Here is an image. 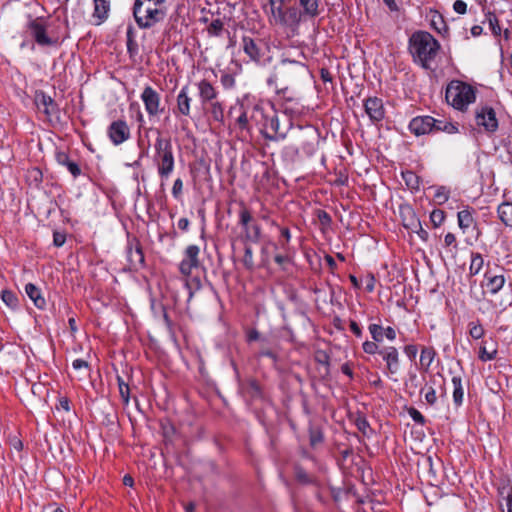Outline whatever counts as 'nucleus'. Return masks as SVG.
Here are the masks:
<instances>
[{"label": "nucleus", "instance_id": "nucleus-1", "mask_svg": "<svg viewBox=\"0 0 512 512\" xmlns=\"http://www.w3.org/2000/svg\"><path fill=\"white\" fill-rule=\"evenodd\" d=\"M441 45L432 34L424 30L413 32L408 39V52L415 64L425 70H431Z\"/></svg>", "mask_w": 512, "mask_h": 512}, {"label": "nucleus", "instance_id": "nucleus-2", "mask_svg": "<svg viewBox=\"0 0 512 512\" xmlns=\"http://www.w3.org/2000/svg\"><path fill=\"white\" fill-rule=\"evenodd\" d=\"M446 102L454 109L466 111L468 106L476 100V89L461 80H452L447 84L445 91Z\"/></svg>", "mask_w": 512, "mask_h": 512}, {"label": "nucleus", "instance_id": "nucleus-3", "mask_svg": "<svg viewBox=\"0 0 512 512\" xmlns=\"http://www.w3.org/2000/svg\"><path fill=\"white\" fill-rule=\"evenodd\" d=\"M155 149L158 155V172L162 178H167L174 168V158L171 144L168 139L157 138Z\"/></svg>", "mask_w": 512, "mask_h": 512}, {"label": "nucleus", "instance_id": "nucleus-4", "mask_svg": "<svg viewBox=\"0 0 512 512\" xmlns=\"http://www.w3.org/2000/svg\"><path fill=\"white\" fill-rule=\"evenodd\" d=\"M27 27L38 45L53 46L57 44V39H52L47 35V26L42 18L31 20Z\"/></svg>", "mask_w": 512, "mask_h": 512}, {"label": "nucleus", "instance_id": "nucleus-5", "mask_svg": "<svg viewBox=\"0 0 512 512\" xmlns=\"http://www.w3.org/2000/svg\"><path fill=\"white\" fill-rule=\"evenodd\" d=\"M141 100L145 105L148 115L153 118L163 112L160 107V95L151 86H146L141 94Z\"/></svg>", "mask_w": 512, "mask_h": 512}, {"label": "nucleus", "instance_id": "nucleus-6", "mask_svg": "<svg viewBox=\"0 0 512 512\" xmlns=\"http://www.w3.org/2000/svg\"><path fill=\"white\" fill-rule=\"evenodd\" d=\"M199 252V247L196 245H189L186 248L185 256L179 265V270L183 275L189 276L193 269L200 266Z\"/></svg>", "mask_w": 512, "mask_h": 512}, {"label": "nucleus", "instance_id": "nucleus-7", "mask_svg": "<svg viewBox=\"0 0 512 512\" xmlns=\"http://www.w3.org/2000/svg\"><path fill=\"white\" fill-rule=\"evenodd\" d=\"M475 120L478 126H482L484 128L498 127L496 112L492 107L488 105L477 107L475 111Z\"/></svg>", "mask_w": 512, "mask_h": 512}, {"label": "nucleus", "instance_id": "nucleus-8", "mask_svg": "<svg viewBox=\"0 0 512 512\" xmlns=\"http://www.w3.org/2000/svg\"><path fill=\"white\" fill-rule=\"evenodd\" d=\"M251 219V213L246 208L242 209L240 212V224L245 229V238L251 242L257 243L260 240L261 229L257 224L249 226Z\"/></svg>", "mask_w": 512, "mask_h": 512}, {"label": "nucleus", "instance_id": "nucleus-9", "mask_svg": "<svg viewBox=\"0 0 512 512\" xmlns=\"http://www.w3.org/2000/svg\"><path fill=\"white\" fill-rule=\"evenodd\" d=\"M364 107L366 114L374 124H377L384 118L385 111L381 99L370 97L365 101Z\"/></svg>", "mask_w": 512, "mask_h": 512}, {"label": "nucleus", "instance_id": "nucleus-10", "mask_svg": "<svg viewBox=\"0 0 512 512\" xmlns=\"http://www.w3.org/2000/svg\"><path fill=\"white\" fill-rule=\"evenodd\" d=\"M281 73L285 76H290L292 79H296L307 75L308 69L299 61L285 59L281 63Z\"/></svg>", "mask_w": 512, "mask_h": 512}, {"label": "nucleus", "instance_id": "nucleus-11", "mask_svg": "<svg viewBox=\"0 0 512 512\" xmlns=\"http://www.w3.org/2000/svg\"><path fill=\"white\" fill-rule=\"evenodd\" d=\"M261 44V41H256L249 36H243L242 38L243 51L252 61H260L264 55Z\"/></svg>", "mask_w": 512, "mask_h": 512}, {"label": "nucleus", "instance_id": "nucleus-12", "mask_svg": "<svg viewBox=\"0 0 512 512\" xmlns=\"http://www.w3.org/2000/svg\"><path fill=\"white\" fill-rule=\"evenodd\" d=\"M379 354L386 361L387 369L391 374H395L399 367V353L395 347L381 349Z\"/></svg>", "mask_w": 512, "mask_h": 512}, {"label": "nucleus", "instance_id": "nucleus-13", "mask_svg": "<svg viewBox=\"0 0 512 512\" xmlns=\"http://www.w3.org/2000/svg\"><path fill=\"white\" fill-rule=\"evenodd\" d=\"M55 159L59 165L66 167L74 178L81 174V168L79 164L76 161L70 159L66 152L57 151L55 154Z\"/></svg>", "mask_w": 512, "mask_h": 512}, {"label": "nucleus", "instance_id": "nucleus-14", "mask_svg": "<svg viewBox=\"0 0 512 512\" xmlns=\"http://www.w3.org/2000/svg\"><path fill=\"white\" fill-rule=\"evenodd\" d=\"M199 97L203 103L212 102L217 97V91L207 80H201L198 84Z\"/></svg>", "mask_w": 512, "mask_h": 512}, {"label": "nucleus", "instance_id": "nucleus-15", "mask_svg": "<svg viewBox=\"0 0 512 512\" xmlns=\"http://www.w3.org/2000/svg\"><path fill=\"white\" fill-rule=\"evenodd\" d=\"M25 292L37 308L43 309L45 307L46 301L42 296L41 290L37 286L32 283H28L25 286Z\"/></svg>", "mask_w": 512, "mask_h": 512}, {"label": "nucleus", "instance_id": "nucleus-16", "mask_svg": "<svg viewBox=\"0 0 512 512\" xmlns=\"http://www.w3.org/2000/svg\"><path fill=\"white\" fill-rule=\"evenodd\" d=\"M191 101L192 99L188 95V87L184 86L177 96L178 111L183 115H189Z\"/></svg>", "mask_w": 512, "mask_h": 512}, {"label": "nucleus", "instance_id": "nucleus-17", "mask_svg": "<svg viewBox=\"0 0 512 512\" xmlns=\"http://www.w3.org/2000/svg\"><path fill=\"white\" fill-rule=\"evenodd\" d=\"M128 260L134 268H139L144 265L145 259L142 248L139 244L135 248L130 247L128 250Z\"/></svg>", "mask_w": 512, "mask_h": 512}, {"label": "nucleus", "instance_id": "nucleus-18", "mask_svg": "<svg viewBox=\"0 0 512 512\" xmlns=\"http://www.w3.org/2000/svg\"><path fill=\"white\" fill-rule=\"evenodd\" d=\"M485 277L487 280L486 287L492 294H496L505 283L503 275H490L489 272H486Z\"/></svg>", "mask_w": 512, "mask_h": 512}, {"label": "nucleus", "instance_id": "nucleus-19", "mask_svg": "<svg viewBox=\"0 0 512 512\" xmlns=\"http://www.w3.org/2000/svg\"><path fill=\"white\" fill-rule=\"evenodd\" d=\"M35 102L40 110H43L46 114H50L55 108V103L50 96H47L43 92L36 94Z\"/></svg>", "mask_w": 512, "mask_h": 512}, {"label": "nucleus", "instance_id": "nucleus-20", "mask_svg": "<svg viewBox=\"0 0 512 512\" xmlns=\"http://www.w3.org/2000/svg\"><path fill=\"white\" fill-rule=\"evenodd\" d=\"M94 1V17L99 19V23L108 17L110 3L108 0H93Z\"/></svg>", "mask_w": 512, "mask_h": 512}, {"label": "nucleus", "instance_id": "nucleus-21", "mask_svg": "<svg viewBox=\"0 0 512 512\" xmlns=\"http://www.w3.org/2000/svg\"><path fill=\"white\" fill-rule=\"evenodd\" d=\"M408 128H437L436 120L431 116H418L414 117Z\"/></svg>", "mask_w": 512, "mask_h": 512}, {"label": "nucleus", "instance_id": "nucleus-22", "mask_svg": "<svg viewBox=\"0 0 512 512\" xmlns=\"http://www.w3.org/2000/svg\"><path fill=\"white\" fill-rule=\"evenodd\" d=\"M500 220L507 226H512V203L503 202L498 206Z\"/></svg>", "mask_w": 512, "mask_h": 512}, {"label": "nucleus", "instance_id": "nucleus-23", "mask_svg": "<svg viewBox=\"0 0 512 512\" xmlns=\"http://www.w3.org/2000/svg\"><path fill=\"white\" fill-rule=\"evenodd\" d=\"M453 384V400L456 405H461L464 396V390L462 385V378L460 376H454L452 378Z\"/></svg>", "mask_w": 512, "mask_h": 512}, {"label": "nucleus", "instance_id": "nucleus-24", "mask_svg": "<svg viewBox=\"0 0 512 512\" xmlns=\"http://www.w3.org/2000/svg\"><path fill=\"white\" fill-rule=\"evenodd\" d=\"M324 435L320 427L310 425L309 427V443L310 446L315 448L319 444L323 443Z\"/></svg>", "mask_w": 512, "mask_h": 512}, {"label": "nucleus", "instance_id": "nucleus-25", "mask_svg": "<svg viewBox=\"0 0 512 512\" xmlns=\"http://www.w3.org/2000/svg\"><path fill=\"white\" fill-rule=\"evenodd\" d=\"M402 178L409 189L419 190L421 182L420 177L413 171L402 172Z\"/></svg>", "mask_w": 512, "mask_h": 512}, {"label": "nucleus", "instance_id": "nucleus-26", "mask_svg": "<svg viewBox=\"0 0 512 512\" xmlns=\"http://www.w3.org/2000/svg\"><path fill=\"white\" fill-rule=\"evenodd\" d=\"M457 217H458V225L463 230L469 228L474 221L472 213L469 209H464V210L459 211L457 214Z\"/></svg>", "mask_w": 512, "mask_h": 512}, {"label": "nucleus", "instance_id": "nucleus-27", "mask_svg": "<svg viewBox=\"0 0 512 512\" xmlns=\"http://www.w3.org/2000/svg\"><path fill=\"white\" fill-rule=\"evenodd\" d=\"M304 13L310 17H315L319 14L317 0H299Z\"/></svg>", "mask_w": 512, "mask_h": 512}, {"label": "nucleus", "instance_id": "nucleus-28", "mask_svg": "<svg viewBox=\"0 0 512 512\" xmlns=\"http://www.w3.org/2000/svg\"><path fill=\"white\" fill-rule=\"evenodd\" d=\"M130 130H108V135L115 145H119L130 137Z\"/></svg>", "mask_w": 512, "mask_h": 512}, {"label": "nucleus", "instance_id": "nucleus-29", "mask_svg": "<svg viewBox=\"0 0 512 512\" xmlns=\"http://www.w3.org/2000/svg\"><path fill=\"white\" fill-rule=\"evenodd\" d=\"M484 264V259L481 254L479 253H472L471 254V263H470V275H476L478 274Z\"/></svg>", "mask_w": 512, "mask_h": 512}, {"label": "nucleus", "instance_id": "nucleus-30", "mask_svg": "<svg viewBox=\"0 0 512 512\" xmlns=\"http://www.w3.org/2000/svg\"><path fill=\"white\" fill-rule=\"evenodd\" d=\"M435 357V351L433 348L424 347L421 351L420 363L422 366H425L426 369L429 368L433 359Z\"/></svg>", "mask_w": 512, "mask_h": 512}, {"label": "nucleus", "instance_id": "nucleus-31", "mask_svg": "<svg viewBox=\"0 0 512 512\" xmlns=\"http://www.w3.org/2000/svg\"><path fill=\"white\" fill-rule=\"evenodd\" d=\"M498 495L505 501L507 508L512 507V487L510 485H503L499 487Z\"/></svg>", "mask_w": 512, "mask_h": 512}, {"label": "nucleus", "instance_id": "nucleus-32", "mask_svg": "<svg viewBox=\"0 0 512 512\" xmlns=\"http://www.w3.org/2000/svg\"><path fill=\"white\" fill-rule=\"evenodd\" d=\"M294 473L296 480L301 484H311L313 482L312 476L309 475L301 466H296Z\"/></svg>", "mask_w": 512, "mask_h": 512}, {"label": "nucleus", "instance_id": "nucleus-33", "mask_svg": "<svg viewBox=\"0 0 512 512\" xmlns=\"http://www.w3.org/2000/svg\"><path fill=\"white\" fill-rule=\"evenodd\" d=\"M118 386H119V393L120 397L123 401L124 405H128L129 399H130V389L127 383L124 382V380L118 376Z\"/></svg>", "mask_w": 512, "mask_h": 512}, {"label": "nucleus", "instance_id": "nucleus-34", "mask_svg": "<svg viewBox=\"0 0 512 512\" xmlns=\"http://www.w3.org/2000/svg\"><path fill=\"white\" fill-rule=\"evenodd\" d=\"M242 263H243L244 267L249 271H252L255 267L254 260H253V251H252V248L248 245L245 246Z\"/></svg>", "mask_w": 512, "mask_h": 512}, {"label": "nucleus", "instance_id": "nucleus-35", "mask_svg": "<svg viewBox=\"0 0 512 512\" xmlns=\"http://www.w3.org/2000/svg\"><path fill=\"white\" fill-rule=\"evenodd\" d=\"M1 298L3 302L11 308H15L18 305L17 296L10 290H3L1 292Z\"/></svg>", "mask_w": 512, "mask_h": 512}, {"label": "nucleus", "instance_id": "nucleus-36", "mask_svg": "<svg viewBox=\"0 0 512 512\" xmlns=\"http://www.w3.org/2000/svg\"><path fill=\"white\" fill-rule=\"evenodd\" d=\"M431 26L439 33H442V30L447 31V26L444 23L442 16L437 12L432 14Z\"/></svg>", "mask_w": 512, "mask_h": 512}, {"label": "nucleus", "instance_id": "nucleus-37", "mask_svg": "<svg viewBox=\"0 0 512 512\" xmlns=\"http://www.w3.org/2000/svg\"><path fill=\"white\" fill-rule=\"evenodd\" d=\"M469 335L473 339H480L484 335V328L479 322H470L469 323Z\"/></svg>", "mask_w": 512, "mask_h": 512}, {"label": "nucleus", "instance_id": "nucleus-38", "mask_svg": "<svg viewBox=\"0 0 512 512\" xmlns=\"http://www.w3.org/2000/svg\"><path fill=\"white\" fill-rule=\"evenodd\" d=\"M408 214L409 217L404 218L403 225L405 228L414 231L415 229H417V227H419L420 221L415 217V214L411 209H408Z\"/></svg>", "mask_w": 512, "mask_h": 512}, {"label": "nucleus", "instance_id": "nucleus-39", "mask_svg": "<svg viewBox=\"0 0 512 512\" xmlns=\"http://www.w3.org/2000/svg\"><path fill=\"white\" fill-rule=\"evenodd\" d=\"M384 328L378 324H370L369 332L375 342H382L384 337Z\"/></svg>", "mask_w": 512, "mask_h": 512}, {"label": "nucleus", "instance_id": "nucleus-40", "mask_svg": "<svg viewBox=\"0 0 512 512\" xmlns=\"http://www.w3.org/2000/svg\"><path fill=\"white\" fill-rule=\"evenodd\" d=\"M496 354H497L496 349H494V348L491 350L487 349L486 342H484V345L480 347L479 358H480V360H482L484 362L494 359L496 357Z\"/></svg>", "mask_w": 512, "mask_h": 512}, {"label": "nucleus", "instance_id": "nucleus-41", "mask_svg": "<svg viewBox=\"0 0 512 512\" xmlns=\"http://www.w3.org/2000/svg\"><path fill=\"white\" fill-rule=\"evenodd\" d=\"M434 199L438 204H443L449 199V190L445 186H439L436 188Z\"/></svg>", "mask_w": 512, "mask_h": 512}, {"label": "nucleus", "instance_id": "nucleus-42", "mask_svg": "<svg viewBox=\"0 0 512 512\" xmlns=\"http://www.w3.org/2000/svg\"><path fill=\"white\" fill-rule=\"evenodd\" d=\"M444 219H445V213H444V211H442L440 209H435L430 214V220H431L432 224L434 225V227L440 226L443 223Z\"/></svg>", "mask_w": 512, "mask_h": 512}, {"label": "nucleus", "instance_id": "nucleus-43", "mask_svg": "<svg viewBox=\"0 0 512 512\" xmlns=\"http://www.w3.org/2000/svg\"><path fill=\"white\" fill-rule=\"evenodd\" d=\"M223 22L220 19H214L208 26V32L211 35L219 36L223 30Z\"/></svg>", "mask_w": 512, "mask_h": 512}, {"label": "nucleus", "instance_id": "nucleus-44", "mask_svg": "<svg viewBox=\"0 0 512 512\" xmlns=\"http://www.w3.org/2000/svg\"><path fill=\"white\" fill-rule=\"evenodd\" d=\"M247 392L252 397H259L261 395V388L259 383L254 379H250L247 383Z\"/></svg>", "mask_w": 512, "mask_h": 512}, {"label": "nucleus", "instance_id": "nucleus-45", "mask_svg": "<svg viewBox=\"0 0 512 512\" xmlns=\"http://www.w3.org/2000/svg\"><path fill=\"white\" fill-rule=\"evenodd\" d=\"M261 134L266 140L269 141H278L279 139H284L285 134H278V130H260Z\"/></svg>", "mask_w": 512, "mask_h": 512}, {"label": "nucleus", "instance_id": "nucleus-46", "mask_svg": "<svg viewBox=\"0 0 512 512\" xmlns=\"http://www.w3.org/2000/svg\"><path fill=\"white\" fill-rule=\"evenodd\" d=\"M129 112L132 117L136 118V121L139 124V128H141L143 122V115L140 111V106L137 103L131 104L129 107Z\"/></svg>", "mask_w": 512, "mask_h": 512}, {"label": "nucleus", "instance_id": "nucleus-47", "mask_svg": "<svg viewBox=\"0 0 512 512\" xmlns=\"http://www.w3.org/2000/svg\"><path fill=\"white\" fill-rule=\"evenodd\" d=\"M488 22H489V25L491 27L492 32L495 35H500L501 28L499 26V21H498V19H497L495 14H492V13L488 14Z\"/></svg>", "mask_w": 512, "mask_h": 512}, {"label": "nucleus", "instance_id": "nucleus-48", "mask_svg": "<svg viewBox=\"0 0 512 512\" xmlns=\"http://www.w3.org/2000/svg\"><path fill=\"white\" fill-rule=\"evenodd\" d=\"M220 81L223 87L226 89H230L235 85V78L233 77V75L228 73L222 74Z\"/></svg>", "mask_w": 512, "mask_h": 512}, {"label": "nucleus", "instance_id": "nucleus-49", "mask_svg": "<svg viewBox=\"0 0 512 512\" xmlns=\"http://www.w3.org/2000/svg\"><path fill=\"white\" fill-rule=\"evenodd\" d=\"M363 347V350L365 353H368V354H375V353H379V347L377 345V342L375 341H366L363 343L362 345Z\"/></svg>", "mask_w": 512, "mask_h": 512}, {"label": "nucleus", "instance_id": "nucleus-50", "mask_svg": "<svg viewBox=\"0 0 512 512\" xmlns=\"http://www.w3.org/2000/svg\"><path fill=\"white\" fill-rule=\"evenodd\" d=\"M182 188H183V182L180 178L176 179L174 181L173 187H172V194L174 198L179 199L182 194Z\"/></svg>", "mask_w": 512, "mask_h": 512}, {"label": "nucleus", "instance_id": "nucleus-51", "mask_svg": "<svg viewBox=\"0 0 512 512\" xmlns=\"http://www.w3.org/2000/svg\"><path fill=\"white\" fill-rule=\"evenodd\" d=\"M212 115H213L215 120L222 121V119H223V110H222V107H221L220 103H218V102L212 103Z\"/></svg>", "mask_w": 512, "mask_h": 512}, {"label": "nucleus", "instance_id": "nucleus-52", "mask_svg": "<svg viewBox=\"0 0 512 512\" xmlns=\"http://www.w3.org/2000/svg\"><path fill=\"white\" fill-rule=\"evenodd\" d=\"M66 241V235L65 233L55 231L53 233V244L56 247H61Z\"/></svg>", "mask_w": 512, "mask_h": 512}, {"label": "nucleus", "instance_id": "nucleus-53", "mask_svg": "<svg viewBox=\"0 0 512 512\" xmlns=\"http://www.w3.org/2000/svg\"><path fill=\"white\" fill-rule=\"evenodd\" d=\"M408 413L409 415L411 416V418L416 422V423H419V424H424L425 422V418L424 416L415 408H410L408 410Z\"/></svg>", "mask_w": 512, "mask_h": 512}, {"label": "nucleus", "instance_id": "nucleus-54", "mask_svg": "<svg viewBox=\"0 0 512 512\" xmlns=\"http://www.w3.org/2000/svg\"><path fill=\"white\" fill-rule=\"evenodd\" d=\"M453 9L458 14H465L467 11V4L462 0H456L453 4Z\"/></svg>", "mask_w": 512, "mask_h": 512}, {"label": "nucleus", "instance_id": "nucleus-55", "mask_svg": "<svg viewBox=\"0 0 512 512\" xmlns=\"http://www.w3.org/2000/svg\"><path fill=\"white\" fill-rule=\"evenodd\" d=\"M164 2L165 0H144V2H142V6H144V9H153V7H160Z\"/></svg>", "mask_w": 512, "mask_h": 512}, {"label": "nucleus", "instance_id": "nucleus-56", "mask_svg": "<svg viewBox=\"0 0 512 512\" xmlns=\"http://www.w3.org/2000/svg\"><path fill=\"white\" fill-rule=\"evenodd\" d=\"M436 393L435 390L430 387L428 391L425 393V400L430 404L433 405L436 402Z\"/></svg>", "mask_w": 512, "mask_h": 512}, {"label": "nucleus", "instance_id": "nucleus-57", "mask_svg": "<svg viewBox=\"0 0 512 512\" xmlns=\"http://www.w3.org/2000/svg\"><path fill=\"white\" fill-rule=\"evenodd\" d=\"M282 5H279L278 6V10H279V15L277 16V18H274L277 22H279L280 24L282 25H287L289 23L288 19H287V16H286V13L282 10Z\"/></svg>", "mask_w": 512, "mask_h": 512}, {"label": "nucleus", "instance_id": "nucleus-58", "mask_svg": "<svg viewBox=\"0 0 512 512\" xmlns=\"http://www.w3.org/2000/svg\"><path fill=\"white\" fill-rule=\"evenodd\" d=\"M404 352L410 359H414L417 355L418 349H417V346H415V345H407L404 348Z\"/></svg>", "mask_w": 512, "mask_h": 512}, {"label": "nucleus", "instance_id": "nucleus-59", "mask_svg": "<svg viewBox=\"0 0 512 512\" xmlns=\"http://www.w3.org/2000/svg\"><path fill=\"white\" fill-rule=\"evenodd\" d=\"M375 287V277L372 274L366 276V290L372 292Z\"/></svg>", "mask_w": 512, "mask_h": 512}, {"label": "nucleus", "instance_id": "nucleus-60", "mask_svg": "<svg viewBox=\"0 0 512 512\" xmlns=\"http://www.w3.org/2000/svg\"><path fill=\"white\" fill-rule=\"evenodd\" d=\"M444 242L446 246L454 245V248H457L456 237L453 233H447L445 235Z\"/></svg>", "mask_w": 512, "mask_h": 512}, {"label": "nucleus", "instance_id": "nucleus-61", "mask_svg": "<svg viewBox=\"0 0 512 512\" xmlns=\"http://www.w3.org/2000/svg\"><path fill=\"white\" fill-rule=\"evenodd\" d=\"M318 218L322 224H330V222H331L330 215L326 211H323V210L319 211Z\"/></svg>", "mask_w": 512, "mask_h": 512}, {"label": "nucleus", "instance_id": "nucleus-62", "mask_svg": "<svg viewBox=\"0 0 512 512\" xmlns=\"http://www.w3.org/2000/svg\"><path fill=\"white\" fill-rule=\"evenodd\" d=\"M72 367L76 370L88 368V362L82 359H76L72 362Z\"/></svg>", "mask_w": 512, "mask_h": 512}, {"label": "nucleus", "instance_id": "nucleus-63", "mask_svg": "<svg viewBox=\"0 0 512 512\" xmlns=\"http://www.w3.org/2000/svg\"><path fill=\"white\" fill-rule=\"evenodd\" d=\"M413 232H416L423 241H427L429 238L428 232L422 228L421 223L419 224V227H417V229H415Z\"/></svg>", "mask_w": 512, "mask_h": 512}, {"label": "nucleus", "instance_id": "nucleus-64", "mask_svg": "<svg viewBox=\"0 0 512 512\" xmlns=\"http://www.w3.org/2000/svg\"><path fill=\"white\" fill-rule=\"evenodd\" d=\"M350 329H351V331L354 333V335L356 337H361L362 336V330L359 327V325L357 324V322H355L353 320L350 321Z\"/></svg>", "mask_w": 512, "mask_h": 512}]
</instances>
